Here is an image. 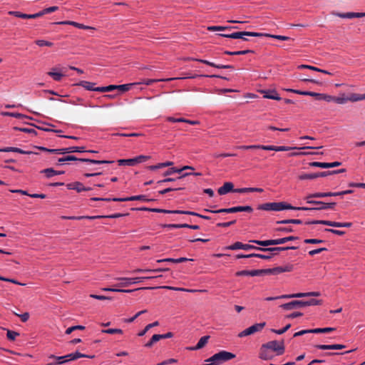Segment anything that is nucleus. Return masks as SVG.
I'll use <instances>...</instances> for the list:
<instances>
[{"instance_id": "obj_36", "label": "nucleus", "mask_w": 365, "mask_h": 365, "mask_svg": "<svg viewBox=\"0 0 365 365\" xmlns=\"http://www.w3.org/2000/svg\"><path fill=\"white\" fill-rule=\"evenodd\" d=\"M263 93H264V97L266 98L273 99V100H277V101H280L282 99L275 90H268L266 91H263Z\"/></svg>"}, {"instance_id": "obj_47", "label": "nucleus", "mask_w": 365, "mask_h": 365, "mask_svg": "<svg viewBox=\"0 0 365 365\" xmlns=\"http://www.w3.org/2000/svg\"><path fill=\"white\" fill-rule=\"evenodd\" d=\"M336 328L334 327H325V328H316L312 329L313 334H324V333H329L333 331H335Z\"/></svg>"}, {"instance_id": "obj_58", "label": "nucleus", "mask_w": 365, "mask_h": 365, "mask_svg": "<svg viewBox=\"0 0 365 365\" xmlns=\"http://www.w3.org/2000/svg\"><path fill=\"white\" fill-rule=\"evenodd\" d=\"M14 130H19L24 133H31L34 135H37V132L36 130L33 128H19V127H14Z\"/></svg>"}, {"instance_id": "obj_49", "label": "nucleus", "mask_w": 365, "mask_h": 365, "mask_svg": "<svg viewBox=\"0 0 365 365\" xmlns=\"http://www.w3.org/2000/svg\"><path fill=\"white\" fill-rule=\"evenodd\" d=\"M349 101L356 102L359 101H362L365 99L364 94H358V93H351L348 97Z\"/></svg>"}, {"instance_id": "obj_37", "label": "nucleus", "mask_w": 365, "mask_h": 365, "mask_svg": "<svg viewBox=\"0 0 365 365\" xmlns=\"http://www.w3.org/2000/svg\"><path fill=\"white\" fill-rule=\"evenodd\" d=\"M250 242H252V243H255L257 245L262 246V247H268L270 245H275L274 240H250Z\"/></svg>"}, {"instance_id": "obj_27", "label": "nucleus", "mask_w": 365, "mask_h": 365, "mask_svg": "<svg viewBox=\"0 0 365 365\" xmlns=\"http://www.w3.org/2000/svg\"><path fill=\"white\" fill-rule=\"evenodd\" d=\"M321 293L319 292H299L296 294H291L290 296L287 297H293V298H301V297H319Z\"/></svg>"}, {"instance_id": "obj_21", "label": "nucleus", "mask_w": 365, "mask_h": 365, "mask_svg": "<svg viewBox=\"0 0 365 365\" xmlns=\"http://www.w3.org/2000/svg\"><path fill=\"white\" fill-rule=\"evenodd\" d=\"M53 24H58V25H71V26H73L76 28H78V29H95V28L93 27H91V26H86L84 24H79V23H77L76 21H58V22H54L53 23Z\"/></svg>"}, {"instance_id": "obj_51", "label": "nucleus", "mask_w": 365, "mask_h": 365, "mask_svg": "<svg viewBox=\"0 0 365 365\" xmlns=\"http://www.w3.org/2000/svg\"><path fill=\"white\" fill-rule=\"evenodd\" d=\"M138 83H127L122 85H116V90H119L122 92H125L129 91L134 85H137Z\"/></svg>"}, {"instance_id": "obj_53", "label": "nucleus", "mask_w": 365, "mask_h": 365, "mask_svg": "<svg viewBox=\"0 0 365 365\" xmlns=\"http://www.w3.org/2000/svg\"><path fill=\"white\" fill-rule=\"evenodd\" d=\"M41 173H44L47 178H50L57 175V170H55L53 168H46V169L42 170L41 171Z\"/></svg>"}, {"instance_id": "obj_23", "label": "nucleus", "mask_w": 365, "mask_h": 365, "mask_svg": "<svg viewBox=\"0 0 365 365\" xmlns=\"http://www.w3.org/2000/svg\"><path fill=\"white\" fill-rule=\"evenodd\" d=\"M314 347L321 350H339L346 348V346L343 344H317Z\"/></svg>"}, {"instance_id": "obj_18", "label": "nucleus", "mask_w": 365, "mask_h": 365, "mask_svg": "<svg viewBox=\"0 0 365 365\" xmlns=\"http://www.w3.org/2000/svg\"><path fill=\"white\" fill-rule=\"evenodd\" d=\"M113 200L116 202H127V201H134V200H142V201H153V199H148L146 198L145 195H135L128 197H113Z\"/></svg>"}, {"instance_id": "obj_29", "label": "nucleus", "mask_w": 365, "mask_h": 365, "mask_svg": "<svg viewBox=\"0 0 365 365\" xmlns=\"http://www.w3.org/2000/svg\"><path fill=\"white\" fill-rule=\"evenodd\" d=\"M96 83H92L86 81H81L79 83L74 84L76 86H82L87 91H96L97 87H95Z\"/></svg>"}, {"instance_id": "obj_50", "label": "nucleus", "mask_w": 365, "mask_h": 365, "mask_svg": "<svg viewBox=\"0 0 365 365\" xmlns=\"http://www.w3.org/2000/svg\"><path fill=\"white\" fill-rule=\"evenodd\" d=\"M116 90V85H109L108 86L97 87L96 91L98 92H110Z\"/></svg>"}, {"instance_id": "obj_45", "label": "nucleus", "mask_w": 365, "mask_h": 365, "mask_svg": "<svg viewBox=\"0 0 365 365\" xmlns=\"http://www.w3.org/2000/svg\"><path fill=\"white\" fill-rule=\"evenodd\" d=\"M260 34H262V36L272 38H275V39L280 40V41H288V40L291 39V38L289 36H282V35H274V34H267V33H260Z\"/></svg>"}, {"instance_id": "obj_1", "label": "nucleus", "mask_w": 365, "mask_h": 365, "mask_svg": "<svg viewBox=\"0 0 365 365\" xmlns=\"http://www.w3.org/2000/svg\"><path fill=\"white\" fill-rule=\"evenodd\" d=\"M322 146L319 147H312L307 146L303 148H297V147H288V146H275V145H238L236 146L235 149L239 150H272V151H289L295 149H319L322 148Z\"/></svg>"}, {"instance_id": "obj_64", "label": "nucleus", "mask_w": 365, "mask_h": 365, "mask_svg": "<svg viewBox=\"0 0 365 365\" xmlns=\"http://www.w3.org/2000/svg\"><path fill=\"white\" fill-rule=\"evenodd\" d=\"M85 329V327L82 326V325H76V326H73V327H71L69 328H68L66 330V334H71L73 331H76V330H83Z\"/></svg>"}, {"instance_id": "obj_43", "label": "nucleus", "mask_w": 365, "mask_h": 365, "mask_svg": "<svg viewBox=\"0 0 365 365\" xmlns=\"http://www.w3.org/2000/svg\"><path fill=\"white\" fill-rule=\"evenodd\" d=\"M299 240V237L297 236H289V237H285L283 238L276 239V240H274V242H275V245H278L284 244L289 241H293V240Z\"/></svg>"}, {"instance_id": "obj_14", "label": "nucleus", "mask_w": 365, "mask_h": 365, "mask_svg": "<svg viewBox=\"0 0 365 365\" xmlns=\"http://www.w3.org/2000/svg\"><path fill=\"white\" fill-rule=\"evenodd\" d=\"M158 288L166 289L175 290V291L186 292H197V290H195V289H185V288L175 287H171V286H160V287H140V288L135 289V290L154 289H158Z\"/></svg>"}, {"instance_id": "obj_61", "label": "nucleus", "mask_w": 365, "mask_h": 365, "mask_svg": "<svg viewBox=\"0 0 365 365\" xmlns=\"http://www.w3.org/2000/svg\"><path fill=\"white\" fill-rule=\"evenodd\" d=\"M306 302V306H316V305H322L323 303V301L322 299H311Z\"/></svg>"}, {"instance_id": "obj_19", "label": "nucleus", "mask_w": 365, "mask_h": 365, "mask_svg": "<svg viewBox=\"0 0 365 365\" xmlns=\"http://www.w3.org/2000/svg\"><path fill=\"white\" fill-rule=\"evenodd\" d=\"M311 167H317L321 168H331L338 167L341 165V162L335 161L333 163H321V162H311L309 163Z\"/></svg>"}, {"instance_id": "obj_39", "label": "nucleus", "mask_w": 365, "mask_h": 365, "mask_svg": "<svg viewBox=\"0 0 365 365\" xmlns=\"http://www.w3.org/2000/svg\"><path fill=\"white\" fill-rule=\"evenodd\" d=\"M64 154L71 153H84L86 152L85 147L81 146H72L63 148Z\"/></svg>"}, {"instance_id": "obj_46", "label": "nucleus", "mask_w": 365, "mask_h": 365, "mask_svg": "<svg viewBox=\"0 0 365 365\" xmlns=\"http://www.w3.org/2000/svg\"><path fill=\"white\" fill-rule=\"evenodd\" d=\"M232 29H237V27L235 26H210L207 27V30L210 31H225Z\"/></svg>"}, {"instance_id": "obj_10", "label": "nucleus", "mask_w": 365, "mask_h": 365, "mask_svg": "<svg viewBox=\"0 0 365 365\" xmlns=\"http://www.w3.org/2000/svg\"><path fill=\"white\" fill-rule=\"evenodd\" d=\"M66 162L67 161H80L89 163L92 164L101 165V164H110L113 163V160H93L89 158H78L74 155H66L65 156Z\"/></svg>"}, {"instance_id": "obj_40", "label": "nucleus", "mask_w": 365, "mask_h": 365, "mask_svg": "<svg viewBox=\"0 0 365 365\" xmlns=\"http://www.w3.org/2000/svg\"><path fill=\"white\" fill-rule=\"evenodd\" d=\"M255 51L253 50H243V51H225L224 54L229 55V56H240V55H245L247 53H254Z\"/></svg>"}, {"instance_id": "obj_3", "label": "nucleus", "mask_w": 365, "mask_h": 365, "mask_svg": "<svg viewBox=\"0 0 365 365\" xmlns=\"http://www.w3.org/2000/svg\"><path fill=\"white\" fill-rule=\"evenodd\" d=\"M235 357V354L223 350L215 354L211 357L205 360V361L209 362L207 365H220L224 362L233 359Z\"/></svg>"}, {"instance_id": "obj_48", "label": "nucleus", "mask_w": 365, "mask_h": 365, "mask_svg": "<svg viewBox=\"0 0 365 365\" xmlns=\"http://www.w3.org/2000/svg\"><path fill=\"white\" fill-rule=\"evenodd\" d=\"M316 197L321 198L325 197H335L339 196V192H315Z\"/></svg>"}, {"instance_id": "obj_33", "label": "nucleus", "mask_w": 365, "mask_h": 365, "mask_svg": "<svg viewBox=\"0 0 365 365\" xmlns=\"http://www.w3.org/2000/svg\"><path fill=\"white\" fill-rule=\"evenodd\" d=\"M264 190L259 187H243L235 189L234 192L247 193V192H262Z\"/></svg>"}, {"instance_id": "obj_62", "label": "nucleus", "mask_w": 365, "mask_h": 365, "mask_svg": "<svg viewBox=\"0 0 365 365\" xmlns=\"http://www.w3.org/2000/svg\"><path fill=\"white\" fill-rule=\"evenodd\" d=\"M102 333L109 334H123V330L120 329H103L101 331Z\"/></svg>"}, {"instance_id": "obj_22", "label": "nucleus", "mask_w": 365, "mask_h": 365, "mask_svg": "<svg viewBox=\"0 0 365 365\" xmlns=\"http://www.w3.org/2000/svg\"><path fill=\"white\" fill-rule=\"evenodd\" d=\"M204 212L211 213H235L240 212V206L233 207L230 208H222L220 210H212L209 209H204Z\"/></svg>"}, {"instance_id": "obj_13", "label": "nucleus", "mask_w": 365, "mask_h": 365, "mask_svg": "<svg viewBox=\"0 0 365 365\" xmlns=\"http://www.w3.org/2000/svg\"><path fill=\"white\" fill-rule=\"evenodd\" d=\"M184 61H197L204 64H206L207 66L217 68H234L233 66L231 65H222V64H216L215 63L210 62L207 60L204 59H200V58H195L192 57H187L184 58Z\"/></svg>"}, {"instance_id": "obj_55", "label": "nucleus", "mask_w": 365, "mask_h": 365, "mask_svg": "<svg viewBox=\"0 0 365 365\" xmlns=\"http://www.w3.org/2000/svg\"><path fill=\"white\" fill-rule=\"evenodd\" d=\"M180 173L181 170L180 168H178L175 167H172V168H169L168 170H167L165 172H164L163 173V176L168 177V176L172 175L173 173Z\"/></svg>"}, {"instance_id": "obj_5", "label": "nucleus", "mask_w": 365, "mask_h": 365, "mask_svg": "<svg viewBox=\"0 0 365 365\" xmlns=\"http://www.w3.org/2000/svg\"><path fill=\"white\" fill-rule=\"evenodd\" d=\"M162 275L159 276H148V277H134V278H129V277H119L117 278V280L120 281L119 284H117V287H128L131 284H136L138 283L140 281H143L144 279H154L157 277H161Z\"/></svg>"}, {"instance_id": "obj_63", "label": "nucleus", "mask_w": 365, "mask_h": 365, "mask_svg": "<svg viewBox=\"0 0 365 365\" xmlns=\"http://www.w3.org/2000/svg\"><path fill=\"white\" fill-rule=\"evenodd\" d=\"M35 43L38 45V46H48L51 47L53 46V43L48 41L45 40H36L35 41Z\"/></svg>"}, {"instance_id": "obj_24", "label": "nucleus", "mask_w": 365, "mask_h": 365, "mask_svg": "<svg viewBox=\"0 0 365 365\" xmlns=\"http://www.w3.org/2000/svg\"><path fill=\"white\" fill-rule=\"evenodd\" d=\"M234 185L231 182H226L224 185L217 190V192L220 195H225L230 192H234Z\"/></svg>"}, {"instance_id": "obj_28", "label": "nucleus", "mask_w": 365, "mask_h": 365, "mask_svg": "<svg viewBox=\"0 0 365 365\" xmlns=\"http://www.w3.org/2000/svg\"><path fill=\"white\" fill-rule=\"evenodd\" d=\"M68 190H74L77 192H81L85 190V186L81 182L76 181L66 185Z\"/></svg>"}, {"instance_id": "obj_17", "label": "nucleus", "mask_w": 365, "mask_h": 365, "mask_svg": "<svg viewBox=\"0 0 365 365\" xmlns=\"http://www.w3.org/2000/svg\"><path fill=\"white\" fill-rule=\"evenodd\" d=\"M274 356V354L263 344L259 349V358L262 360H271Z\"/></svg>"}, {"instance_id": "obj_38", "label": "nucleus", "mask_w": 365, "mask_h": 365, "mask_svg": "<svg viewBox=\"0 0 365 365\" xmlns=\"http://www.w3.org/2000/svg\"><path fill=\"white\" fill-rule=\"evenodd\" d=\"M338 16L341 18H360L365 16V13H355V12H347L344 14H339Z\"/></svg>"}, {"instance_id": "obj_12", "label": "nucleus", "mask_w": 365, "mask_h": 365, "mask_svg": "<svg viewBox=\"0 0 365 365\" xmlns=\"http://www.w3.org/2000/svg\"><path fill=\"white\" fill-rule=\"evenodd\" d=\"M306 302L302 300H294L288 303L282 304L280 307L284 310H292L305 307Z\"/></svg>"}, {"instance_id": "obj_59", "label": "nucleus", "mask_w": 365, "mask_h": 365, "mask_svg": "<svg viewBox=\"0 0 365 365\" xmlns=\"http://www.w3.org/2000/svg\"><path fill=\"white\" fill-rule=\"evenodd\" d=\"M20 334L17 331H12V330H7L6 336L7 339L10 341H14L16 339V337L19 336Z\"/></svg>"}, {"instance_id": "obj_11", "label": "nucleus", "mask_w": 365, "mask_h": 365, "mask_svg": "<svg viewBox=\"0 0 365 365\" xmlns=\"http://www.w3.org/2000/svg\"><path fill=\"white\" fill-rule=\"evenodd\" d=\"M311 204H322V207H301L300 210L304 211H314V210H322L327 209H334L336 205V202H324L322 201L319 202H309Z\"/></svg>"}, {"instance_id": "obj_4", "label": "nucleus", "mask_w": 365, "mask_h": 365, "mask_svg": "<svg viewBox=\"0 0 365 365\" xmlns=\"http://www.w3.org/2000/svg\"><path fill=\"white\" fill-rule=\"evenodd\" d=\"M304 223L305 225H324L334 227H351L352 226V222H338L324 220H310Z\"/></svg>"}, {"instance_id": "obj_26", "label": "nucleus", "mask_w": 365, "mask_h": 365, "mask_svg": "<svg viewBox=\"0 0 365 365\" xmlns=\"http://www.w3.org/2000/svg\"><path fill=\"white\" fill-rule=\"evenodd\" d=\"M345 172H346V169L342 168V169H339V170L318 172V173H316V178H324V177H327L328 175H336L339 173H343Z\"/></svg>"}, {"instance_id": "obj_60", "label": "nucleus", "mask_w": 365, "mask_h": 365, "mask_svg": "<svg viewBox=\"0 0 365 365\" xmlns=\"http://www.w3.org/2000/svg\"><path fill=\"white\" fill-rule=\"evenodd\" d=\"M48 75L53 78V79L56 81H60L63 76V75L61 73L49 71L48 72Z\"/></svg>"}, {"instance_id": "obj_42", "label": "nucleus", "mask_w": 365, "mask_h": 365, "mask_svg": "<svg viewBox=\"0 0 365 365\" xmlns=\"http://www.w3.org/2000/svg\"><path fill=\"white\" fill-rule=\"evenodd\" d=\"M119 165H128V166H134L137 163V160L135 158H130V159H121L118 160Z\"/></svg>"}, {"instance_id": "obj_41", "label": "nucleus", "mask_w": 365, "mask_h": 365, "mask_svg": "<svg viewBox=\"0 0 365 365\" xmlns=\"http://www.w3.org/2000/svg\"><path fill=\"white\" fill-rule=\"evenodd\" d=\"M1 115L4 116L14 117V118H19V119H24V118L32 119L31 117L27 116L26 115L21 114L19 113L2 112Z\"/></svg>"}, {"instance_id": "obj_34", "label": "nucleus", "mask_w": 365, "mask_h": 365, "mask_svg": "<svg viewBox=\"0 0 365 365\" xmlns=\"http://www.w3.org/2000/svg\"><path fill=\"white\" fill-rule=\"evenodd\" d=\"M0 152H15V153H21V154H27V155L34 153L31 151H26L21 148H15V147H6L4 148H0Z\"/></svg>"}, {"instance_id": "obj_56", "label": "nucleus", "mask_w": 365, "mask_h": 365, "mask_svg": "<svg viewBox=\"0 0 365 365\" xmlns=\"http://www.w3.org/2000/svg\"><path fill=\"white\" fill-rule=\"evenodd\" d=\"M299 180H313L316 179V173H304L298 176Z\"/></svg>"}, {"instance_id": "obj_25", "label": "nucleus", "mask_w": 365, "mask_h": 365, "mask_svg": "<svg viewBox=\"0 0 365 365\" xmlns=\"http://www.w3.org/2000/svg\"><path fill=\"white\" fill-rule=\"evenodd\" d=\"M133 210H145L153 212L165 213V214H176L175 210H170L160 208H149V207H140V208H132Z\"/></svg>"}, {"instance_id": "obj_30", "label": "nucleus", "mask_w": 365, "mask_h": 365, "mask_svg": "<svg viewBox=\"0 0 365 365\" xmlns=\"http://www.w3.org/2000/svg\"><path fill=\"white\" fill-rule=\"evenodd\" d=\"M309 96L314 97L318 101H325L327 102L331 101L332 99L330 95H327L325 93H319L312 91H309Z\"/></svg>"}, {"instance_id": "obj_8", "label": "nucleus", "mask_w": 365, "mask_h": 365, "mask_svg": "<svg viewBox=\"0 0 365 365\" xmlns=\"http://www.w3.org/2000/svg\"><path fill=\"white\" fill-rule=\"evenodd\" d=\"M219 36L225 38H242L245 41H247V38H245V36H252V37H262V35L260 33L257 32H252V31H238L235 32L230 34H219Z\"/></svg>"}, {"instance_id": "obj_9", "label": "nucleus", "mask_w": 365, "mask_h": 365, "mask_svg": "<svg viewBox=\"0 0 365 365\" xmlns=\"http://www.w3.org/2000/svg\"><path fill=\"white\" fill-rule=\"evenodd\" d=\"M266 326V322H263L261 323L255 324L252 326L245 329L242 331L238 334V336L242 338L246 336H249L253 334L256 332H259L263 329V328Z\"/></svg>"}, {"instance_id": "obj_6", "label": "nucleus", "mask_w": 365, "mask_h": 365, "mask_svg": "<svg viewBox=\"0 0 365 365\" xmlns=\"http://www.w3.org/2000/svg\"><path fill=\"white\" fill-rule=\"evenodd\" d=\"M272 352H275L276 356L282 355L285 351V346L284 340L278 341L277 340H273L268 341L264 344Z\"/></svg>"}, {"instance_id": "obj_52", "label": "nucleus", "mask_w": 365, "mask_h": 365, "mask_svg": "<svg viewBox=\"0 0 365 365\" xmlns=\"http://www.w3.org/2000/svg\"><path fill=\"white\" fill-rule=\"evenodd\" d=\"M159 325V323L158 321L152 323V324H149L148 325L145 326V327L144 328L143 330H142L141 331H140L138 335L139 336H143L145 334V333L150 330V329H151L152 327H156V326H158Z\"/></svg>"}, {"instance_id": "obj_32", "label": "nucleus", "mask_w": 365, "mask_h": 365, "mask_svg": "<svg viewBox=\"0 0 365 365\" xmlns=\"http://www.w3.org/2000/svg\"><path fill=\"white\" fill-rule=\"evenodd\" d=\"M210 337V336L209 335L201 337L195 346L190 347L188 349L190 350H198L203 348L207 344Z\"/></svg>"}, {"instance_id": "obj_20", "label": "nucleus", "mask_w": 365, "mask_h": 365, "mask_svg": "<svg viewBox=\"0 0 365 365\" xmlns=\"http://www.w3.org/2000/svg\"><path fill=\"white\" fill-rule=\"evenodd\" d=\"M298 249V247H264L263 250H262V252H273L272 255V256L277 255L279 252L289 250H297Z\"/></svg>"}, {"instance_id": "obj_57", "label": "nucleus", "mask_w": 365, "mask_h": 365, "mask_svg": "<svg viewBox=\"0 0 365 365\" xmlns=\"http://www.w3.org/2000/svg\"><path fill=\"white\" fill-rule=\"evenodd\" d=\"M165 260H166V262H174V263H180V262H187V261H193L192 259H188L186 257H180L178 259L166 258V259H165Z\"/></svg>"}, {"instance_id": "obj_31", "label": "nucleus", "mask_w": 365, "mask_h": 365, "mask_svg": "<svg viewBox=\"0 0 365 365\" xmlns=\"http://www.w3.org/2000/svg\"><path fill=\"white\" fill-rule=\"evenodd\" d=\"M294 269V265L292 264H287L284 267H277L273 268L274 274H279L285 272H292Z\"/></svg>"}, {"instance_id": "obj_44", "label": "nucleus", "mask_w": 365, "mask_h": 365, "mask_svg": "<svg viewBox=\"0 0 365 365\" xmlns=\"http://www.w3.org/2000/svg\"><path fill=\"white\" fill-rule=\"evenodd\" d=\"M302 220L299 219H288V220H282L276 222L277 225H287V224H295V225H301L302 224Z\"/></svg>"}, {"instance_id": "obj_16", "label": "nucleus", "mask_w": 365, "mask_h": 365, "mask_svg": "<svg viewBox=\"0 0 365 365\" xmlns=\"http://www.w3.org/2000/svg\"><path fill=\"white\" fill-rule=\"evenodd\" d=\"M83 356H85L84 354H81L79 351H76L74 353H71V354H69L68 355L63 356H55L53 354H51L48 356V358L49 359H56V360H61V359H64L65 360L66 359V360H68V361H73V360L78 359L81 358Z\"/></svg>"}, {"instance_id": "obj_7", "label": "nucleus", "mask_w": 365, "mask_h": 365, "mask_svg": "<svg viewBox=\"0 0 365 365\" xmlns=\"http://www.w3.org/2000/svg\"><path fill=\"white\" fill-rule=\"evenodd\" d=\"M129 213H115L110 215H96V216H70V217H66L62 216L61 217L63 219H68V220H80L82 219H89V220H95V219H101V218H118L124 216H128Z\"/></svg>"}, {"instance_id": "obj_15", "label": "nucleus", "mask_w": 365, "mask_h": 365, "mask_svg": "<svg viewBox=\"0 0 365 365\" xmlns=\"http://www.w3.org/2000/svg\"><path fill=\"white\" fill-rule=\"evenodd\" d=\"M83 356H85L84 354H81L79 351H76L74 353H71V354H69L68 355L63 356H55L53 354H51L48 356V358L49 359H56V360H61V359H64L65 360L66 359V360H68V361H73V360L78 359L81 358Z\"/></svg>"}, {"instance_id": "obj_35", "label": "nucleus", "mask_w": 365, "mask_h": 365, "mask_svg": "<svg viewBox=\"0 0 365 365\" xmlns=\"http://www.w3.org/2000/svg\"><path fill=\"white\" fill-rule=\"evenodd\" d=\"M173 165V162L172 161H167V162H165V163H158L157 165H148L146 167V168L149 170H158V169H160V168H165V167H170V166H172Z\"/></svg>"}, {"instance_id": "obj_54", "label": "nucleus", "mask_w": 365, "mask_h": 365, "mask_svg": "<svg viewBox=\"0 0 365 365\" xmlns=\"http://www.w3.org/2000/svg\"><path fill=\"white\" fill-rule=\"evenodd\" d=\"M243 248H244V244L242 242H236L234 244L226 247L225 249L230 250H239V249L243 250Z\"/></svg>"}, {"instance_id": "obj_2", "label": "nucleus", "mask_w": 365, "mask_h": 365, "mask_svg": "<svg viewBox=\"0 0 365 365\" xmlns=\"http://www.w3.org/2000/svg\"><path fill=\"white\" fill-rule=\"evenodd\" d=\"M301 207H294L286 202H266L257 206V210L265 211H281L284 210H300Z\"/></svg>"}]
</instances>
